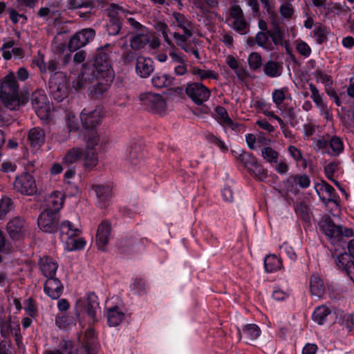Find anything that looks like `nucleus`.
<instances>
[{
    "instance_id": "nucleus-1",
    "label": "nucleus",
    "mask_w": 354,
    "mask_h": 354,
    "mask_svg": "<svg viewBox=\"0 0 354 354\" xmlns=\"http://www.w3.org/2000/svg\"><path fill=\"white\" fill-rule=\"evenodd\" d=\"M114 77V72L110 65L107 54L100 53L95 60L94 70L86 69L82 75L81 80L74 82L76 89L86 87L88 82L95 78L98 81L95 85V93L102 94L112 82Z\"/></svg>"
},
{
    "instance_id": "nucleus-2",
    "label": "nucleus",
    "mask_w": 354,
    "mask_h": 354,
    "mask_svg": "<svg viewBox=\"0 0 354 354\" xmlns=\"http://www.w3.org/2000/svg\"><path fill=\"white\" fill-rule=\"evenodd\" d=\"M19 87L12 71L0 80V100L10 110H15L26 102V100L19 97Z\"/></svg>"
},
{
    "instance_id": "nucleus-3",
    "label": "nucleus",
    "mask_w": 354,
    "mask_h": 354,
    "mask_svg": "<svg viewBox=\"0 0 354 354\" xmlns=\"http://www.w3.org/2000/svg\"><path fill=\"white\" fill-rule=\"evenodd\" d=\"M81 230L68 221H63L59 227V237L65 250L75 251L84 248L86 241L80 237Z\"/></svg>"
},
{
    "instance_id": "nucleus-4",
    "label": "nucleus",
    "mask_w": 354,
    "mask_h": 354,
    "mask_svg": "<svg viewBox=\"0 0 354 354\" xmlns=\"http://www.w3.org/2000/svg\"><path fill=\"white\" fill-rule=\"evenodd\" d=\"M84 131V141L86 144L85 167L92 169L98 164L96 147L100 143V138L96 129Z\"/></svg>"
},
{
    "instance_id": "nucleus-5",
    "label": "nucleus",
    "mask_w": 354,
    "mask_h": 354,
    "mask_svg": "<svg viewBox=\"0 0 354 354\" xmlns=\"http://www.w3.org/2000/svg\"><path fill=\"white\" fill-rule=\"evenodd\" d=\"M76 314L77 316L87 315L93 322L97 320V315L100 312V305L96 295L93 292L80 298L76 301Z\"/></svg>"
},
{
    "instance_id": "nucleus-6",
    "label": "nucleus",
    "mask_w": 354,
    "mask_h": 354,
    "mask_svg": "<svg viewBox=\"0 0 354 354\" xmlns=\"http://www.w3.org/2000/svg\"><path fill=\"white\" fill-rule=\"evenodd\" d=\"M141 105L148 111L156 113L163 114L167 111V102L160 94L145 93L139 95Z\"/></svg>"
},
{
    "instance_id": "nucleus-7",
    "label": "nucleus",
    "mask_w": 354,
    "mask_h": 354,
    "mask_svg": "<svg viewBox=\"0 0 354 354\" xmlns=\"http://www.w3.org/2000/svg\"><path fill=\"white\" fill-rule=\"evenodd\" d=\"M106 316L110 326H117L124 319L125 314L122 301L118 298H112L106 302Z\"/></svg>"
},
{
    "instance_id": "nucleus-8",
    "label": "nucleus",
    "mask_w": 354,
    "mask_h": 354,
    "mask_svg": "<svg viewBox=\"0 0 354 354\" xmlns=\"http://www.w3.org/2000/svg\"><path fill=\"white\" fill-rule=\"evenodd\" d=\"M31 101L32 107L38 117L43 120H47L50 118L53 111L52 104H50L43 91L33 93Z\"/></svg>"
},
{
    "instance_id": "nucleus-9",
    "label": "nucleus",
    "mask_w": 354,
    "mask_h": 354,
    "mask_svg": "<svg viewBox=\"0 0 354 354\" xmlns=\"http://www.w3.org/2000/svg\"><path fill=\"white\" fill-rule=\"evenodd\" d=\"M102 111L99 107L93 109H84L80 113V120L84 130L96 129L101 123Z\"/></svg>"
},
{
    "instance_id": "nucleus-10",
    "label": "nucleus",
    "mask_w": 354,
    "mask_h": 354,
    "mask_svg": "<svg viewBox=\"0 0 354 354\" xmlns=\"http://www.w3.org/2000/svg\"><path fill=\"white\" fill-rule=\"evenodd\" d=\"M14 188L17 192L27 196L33 195L37 192L35 180L29 174L17 176L14 182Z\"/></svg>"
},
{
    "instance_id": "nucleus-11",
    "label": "nucleus",
    "mask_w": 354,
    "mask_h": 354,
    "mask_svg": "<svg viewBox=\"0 0 354 354\" xmlns=\"http://www.w3.org/2000/svg\"><path fill=\"white\" fill-rule=\"evenodd\" d=\"M6 230L12 239L19 240L28 234V226L24 219L15 217L7 223Z\"/></svg>"
},
{
    "instance_id": "nucleus-12",
    "label": "nucleus",
    "mask_w": 354,
    "mask_h": 354,
    "mask_svg": "<svg viewBox=\"0 0 354 354\" xmlns=\"http://www.w3.org/2000/svg\"><path fill=\"white\" fill-rule=\"evenodd\" d=\"M185 91L187 95L197 104H201L206 102L210 96L209 90L200 83L188 84Z\"/></svg>"
},
{
    "instance_id": "nucleus-13",
    "label": "nucleus",
    "mask_w": 354,
    "mask_h": 354,
    "mask_svg": "<svg viewBox=\"0 0 354 354\" xmlns=\"http://www.w3.org/2000/svg\"><path fill=\"white\" fill-rule=\"evenodd\" d=\"M58 220L57 214L44 210L38 218L37 224L43 232L53 233L57 229Z\"/></svg>"
},
{
    "instance_id": "nucleus-14",
    "label": "nucleus",
    "mask_w": 354,
    "mask_h": 354,
    "mask_svg": "<svg viewBox=\"0 0 354 354\" xmlns=\"http://www.w3.org/2000/svg\"><path fill=\"white\" fill-rule=\"evenodd\" d=\"M91 191L95 194L97 205L101 209H105L112 203V190L109 185H95Z\"/></svg>"
},
{
    "instance_id": "nucleus-15",
    "label": "nucleus",
    "mask_w": 354,
    "mask_h": 354,
    "mask_svg": "<svg viewBox=\"0 0 354 354\" xmlns=\"http://www.w3.org/2000/svg\"><path fill=\"white\" fill-rule=\"evenodd\" d=\"M227 22L234 30L240 34L246 32L247 24L244 19L243 11L239 6L234 5L232 7Z\"/></svg>"
},
{
    "instance_id": "nucleus-16",
    "label": "nucleus",
    "mask_w": 354,
    "mask_h": 354,
    "mask_svg": "<svg viewBox=\"0 0 354 354\" xmlns=\"http://www.w3.org/2000/svg\"><path fill=\"white\" fill-rule=\"evenodd\" d=\"M309 89L311 92V98L319 109L320 114L327 120H331L333 113L330 107L323 99V95L319 93L318 88L313 83L309 84Z\"/></svg>"
},
{
    "instance_id": "nucleus-17",
    "label": "nucleus",
    "mask_w": 354,
    "mask_h": 354,
    "mask_svg": "<svg viewBox=\"0 0 354 354\" xmlns=\"http://www.w3.org/2000/svg\"><path fill=\"white\" fill-rule=\"evenodd\" d=\"M95 32L91 28L84 29L77 32L69 41L68 47L71 50H76L94 38Z\"/></svg>"
},
{
    "instance_id": "nucleus-18",
    "label": "nucleus",
    "mask_w": 354,
    "mask_h": 354,
    "mask_svg": "<svg viewBox=\"0 0 354 354\" xmlns=\"http://www.w3.org/2000/svg\"><path fill=\"white\" fill-rule=\"evenodd\" d=\"M216 118L218 122L223 127L225 131L230 129L234 132H239L242 130V127L233 122L229 117V115L225 108L217 106L215 108Z\"/></svg>"
},
{
    "instance_id": "nucleus-19",
    "label": "nucleus",
    "mask_w": 354,
    "mask_h": 354,
    "mask_svg": "<svg viewBox=\"0 0 354 354\" xmlns=\"http://www.w3.org/2000/svg\"><path fill=\"white\" fill-rule=\"evenodd\" d=\"M111 237V227L110 224L102 222L99 225L95 236V244L97 248L102 251L105 250Z\"/></svg>"
},
{
    "instance_id": "nucleus-20",
    "label": "nucleus",
    "mask_w": 354,
    "mask_h": 354,
    "mask_svg": "<svg viewBox=\"0 0 354 354\" xmlns=\"http://www.w3.org/2000/svg\"><path fill=\"white\" fill-rule=\"evenodd\" d=\"M64 198L65 196L62 192H53L46 200V207L44 210L58 214L64 205Z\"/></svg>"
},
{
    "instance_id": "nucleus-21",
    "label": "nucleus",
    "mask_w": 354,
    "mask_h": 354,
    "mask_svg": "<svg viewBox=\"0 0 354 354\" xmlns=\"http://www.w3.org/2000/svg\"><path fill=\"white\" fill-rule=\"evenodd\" d=\"M315 189L323 202L335 201L336 198L335 190L325 181L316 183Z\"/></svg>"
},
{
    "instance_id": "nucleus-22",
    "label": "nucleus",
    "mask_w": 354,
    "mask_h": 354,
    "mask_svg": "<svg viewBox=\"0 0 354 354\" xmlns=\"http://www.w3.org/2000/svg\"><path fill=\"white\" fill-rule=\"evenodd\" d=\"M86 150L81 147H73L68 149L62 158V162L65 165L75 163L80 160L83 161L85 167Z\"/></svg>"
},
{
    "instance_id": "nucleus-23",
    "label": "nucleus",
    "mask_w": 354,
    "mask_h": 354,
    "mask_svg": "<svg viewBox=\"0 0 354 354\" xmlns=\"http://www.w3.org/2000/svg\"><path fill=\"white\" fill-rule=\"evenodd\" d=\"M153 71V61L150 58L138 57L137 58L136 71L140 77H148Z\"/></svg>"
},
{
    "instance_id": "nucleus-24",
    "label": "nucleus",
    "mask_w": 354,
    "mask_h": 354,
    "mask_svg": "<svg viewBox=\"0 0 354 354\" xmlns=\"http://www.w3.org/2000/svg\"><path fill=\"white\" fill-rule=\"evenodd\" d=\"M62 288L60 281L55 277L48 278L44 284L45 292L53 299L59 297L62 292Z\"/></svg>"
},
{
    "instance_id": "nucleus-25",
    "label": "nucleus",
    "mask_w": 354,
    "mask_h": 354,
    "mask_svg": "<svg viewBox=\"0 0 354 354\" xmlns=\"http://www.w3.org/2000/svg\"><path fill=\"white\" fill-rule=\"evenodd\" d=\"M240 339H243L245 343L257 339L261 335L259 327L254 324H246L241 330L238 331Z\"/></svg>"
},
{
    "instance_id": "nucleus-26",
    "label": "nucleus",
    "mask_w": 354,
    "mask_h": 354,
    "mask_svg": "<svg viewBox=\"0 0 354 354\" xmlns=\"http://www.w3.org/2000/svg\"><path fill=\"white\" fill-rule=\"evenodd\" d=\"M57 268L58 263L53 259L48 257L41 259L40 270L46 277H55Z\"/></svg>"
},
{
    "instance_id": "nucleus-27",
    "label": "nucleus",
    "mask_w": 354,
    "mask_h": 354,
    "mask_svg": "<svg viewBox=\"0 0 354 354\" xmlns=\"http://www.w3.org/2000/svg\"><path fill=\"white\" fill-rule=\"evenodd\" d=\"M272 99L276 106L280 109L286 101L292 100V95L289 88L284 86L274 89L272 93Z\"/></svg>"
},
{
    "instance_id": "nucleus-28",
    "label": "nucleus",
    "mask_w": 354,
    "mask_h": 354,
    "mask_svg": "<svg viewBox=\"0 0 354 354\" xmlns=\"http://www.w3.org/2000/svg\"><path fill=\"white\" fill-rule=\"evenodd\" d=\"M322 232L330 239H335L340 236V229L333 221L326 218L320 223Z\"/></svg>"
},
{
    "instance_id": "nucleus-29",
    "label": "nucleus",
    "mask_w": 354,
    "mask_h": 354,
    "mask_svg": "<svg viewBox=\"0 0 354 354\" xmlns=\"http://www.w3.org/2000/svg\"><path fill=\"white\" fill-rule=\"evenodd\" d=\"M28 140L34 149H39L44 143L45 134L42 129L35 127L28 132Z\"/></svg>"
},
{
    "instance_id": "nucleus-30",
    "label": "nucleus",
    "mask_w": 354,
    "mask_h": 354,
    "mask_svg": "<svg viewBox=\"0 0 354 354\" xmlns=\"http://www.w3.org/2000/svg\"><path fill=\"white\" fill-rule=\"evenodd\" d=\"M50 88L53 98L58 102L62 101L67 96V88L65 84L63 82L57 86L55 77L50 79Z\"/></svg>"
},
{
    "instance_id": "nucleus-31",
    "label": "nucleus",
    "mask_w": 354,
    "mask_h": 354,
    "mask_svg": "<svg viewBox=\"0 0 354 354\" xmlns=\"http://www.w3.org/2000/svg\"><path fill=\"white\" fill-rule=\"evenodd\" d=\"M310 291L313 296L320 298L324 292V286L321 278L313 274L310 280Z\"/></svg>"
},
{
    "instance_id": "nucleus-32",
    "label": "nucleus",
    "mask_w": 354,
    "mask_h": 354,
    "mask_svg": "<svg viewBox=\"0 0 354 354\" xmlns=\"http://www.w3.org/2000/svg\"><path fill=\"white\" fill-rule=\"evenodd\" d=\"M174 17L177 24V26L183 30V32L187 37H192V28L190 21L185 16L179 12L174 14Z\"/></svg>"
},
{
    "instance_id": "nucleus-33",
    "label": "nucleus",
    "mask_w": 354,
    "mask_h": 354,
    "mask_svg": "<svg viewBox=\"0 0 354 354\" xmlns=\"http://www.w3.org/2000/svg\"><path fill=\"white\" fill-rule=\"evenodd\" d=\"M281 261L276 255H268L264 259V267L268 272H274L281 267Z\"/></svg>"
},
{
    "instance_id": "nucleus-34",
    "label": "nucleus",
    "mask_w": 354,
    "mask_h": 354,
    "mask_svg": "<svg viewBox=\"0 0 354 354\" xmlns=\"http://www.w3.org/2000/svg\"><path fill=\"white\" fill-rule=\"evenodd\" d=\"M256 41L259 46L270 51L274 50V43L266 32H259L256 35Z\"/></svg>"
},
{
    "instance_id": "nucleus-35",
    "label": "nucleus",
    "mask_w": 354,
    "mask_h": 354,
    "mask_svg": "<svg viewBox=\"0 0 354 354\" xmlns=\"http://www.w3.org/2000/svg\"><path fill=\"white\" fill-rule=\"evenodd\" d=\"M173 78L165 73H156L151 78L152 84L157 88H163L172 84Z\"/></svg>"
},
{
    "instance_id": "nucleus-36",
    "label": "nucleus",
    "mask_w": 354,
    "mask_h": 354,
    "mask_svg": "<svg viewBox=\"0 0 354 354\" xmlns=\"http://www.w3.org/2000/svg\"><path fill=\"white\" fill-rule=\"evenodd\" d=\"M329 308L326 306L317 307L313 313V319L318 324H323L327 316L330 314Z\"/></svg>"
},
{
    "instance_id": "nucleus-37",
    "label": "nucleus",
    "mask_w": 354,
    "mask_h": 354,
    "mask_svg": "<svg viewBox=\"0 0 354 354\" xmlns=\"http://www.w3.org/2000/svg\"><path fill=\"white\" fill-rule=\"evenodd\" d=\"M240 151L239 158L250 172H252L254 169H255V167L260 166L257 160L254 157L251 156L246 153H243L242 151Z\"/></svg>"
},
{
    "instance_id": "nucleus-38",
    "label": "nucleus",
    "mask_w": 354,
    "mask_h": 354,
    "mask_svg": "<svg viewBox=\"0 0 354 354\" xmlns=\"http://www.w3.org/2000/svg\"><path fill=\"white\" fill-rule=\"evenodd\" d=\"M150 36L148 34L142 33L136 35L131 40V47L135 50L142 48L148 42H149Z\"/></svg>"
},
{
    "instance_id": "nucleus-39",
    "label": "nucleus",
    "mask_w": 354,
    "mask_h": 354,
    "mask_svg": "<svg viewBox=\"0 0 354 354\" xmlns=\"http://www.w3.org/2000/svg\"><path fill=\"white\" fill-rule=\"evenodd\" d=\"M264 73L269 77H279L281 73V66L273 61H268L264 67Z\"/></svg>"
},
{
    "instance_id": "nucleus-40",
    "label": "nucleus",
    "mask_w": 354,
    "mask_h": 354,
    "mask_svg": "<svg viewBox=\"0 0 354 354\" xmlns=\"http://www.w3.org/2000/svg\"><path fill=\"white\" fill-rule=\"evenodd\" d=\"M192 73L196 75L201 80H203L207 78L217 80L218 77V73L213 71L204 70L198 67H194L192 68Z\"/></svg>"
},
{
    "instance_id": "nucleus-41",
    "label": "nucleus",
    "mask_w": 354,
    "mask_h": 354,
    "mask_svg": "<svg viewBox=\"0 0 354 354\" xmlns=\"http://www.w3.org/2000/svg\"><path fill=\"white\" fill-rule=\"evenodd\" d=\"M270 37L274 43V50L279 45L284 46L287 50L288 49V44L284 40V33L281 30L275 29Z\"/></svg>"
},
{
    "instance_id": "nucleus-42",
    "label": "nucleus",
    "mask_w": 354,
    "mask_h": 354,
    "mask_svg": "<svg viewBox=\"0 0 354 354\" xmlns=\"http://www.w3.org/2000/svg\"><path fill=\"white\" fill-rule=\"evenodd\" d=\"M352 255L348 253H343L339 254L336 259V264L339 268H342L345 271L350 267L354 262L352 260Z\"/></svg>"
},
{
    "instance_id": "nucleus-43",
    "label": "nucleus",
    "mask_w": 354,
    "mask_h": 354,
    "mask_svg": "<svg viewBox=\"0 0 354 354\" xmlns=\"http://www.w3.org/2000/svg\"><path fill=\"white\" fill-rule=\"evenodd\" d=\"M55 324L60 329H67L73 324V318L68 315H57Z\"/></svg>"
},
{
    "instance_id": "nucleus-44",
    "label": "nucleus",
    "mask_w": 354,
    "mask_h": 354,
    "mask_svg": "<svg viewBox=\"0 0 354 354\" xmlns=\"http://www.w3.org/2000/svg\"><path fill=\"white\" fill-rule=\"evenodd\" d=\"M207 140L216 146L218 148L220 149V150L224 153L227 152L228 151V147L225 145V142L220 139L219 138L216 137L212 133H208L206 136Z\"/></svg>"
},
{
    "instance_id": "nucleus-45",
    "label": "nucleus",
    "mask_w": 354,
    "mask_h": 354,
    "mask_svg": "<svg viewBox=\"0 0 354 354\" xmlns=\"http://www.w3.org/2000/svg\"><path fill=\"white\" fill-rule=\"evenodd\" d=\"M12 200L8 197L0 199V219L3 218L12 209Z\"/></svg>"
},
{
    "instance_id": "nucleus-46",
    "label": "nucleus",
    "mask_w": 354,
    "mask_h": 354,
    "mask_svg": "<svg viewBox=\"0 0 354 354\" xmlns=\"http://www.w3.org/2000/svg\"><path fill=\"white\" fill-rule=\"evenodd\" d=\"M261 155L269 162H276L278 158V153L270 147H264L261 150Z\"/></svg>"
},
{
    "instance_id": "nucleus-47",
    "label": "nucleus",
    "mask_w": 354,
    "mask_h": 354,
    "mask_svg": "<svg viewBox=\"0 0 354 354\" xmlns=\"http://www.w3.org/2000/svg\"><path fill=\"white\" fill-rule=\"evenodd\" d=\"M248 62L250 68L254 70L259 68L262 64L261 57L257 53H252L248 57Z\"/></svg>"
},
{
    "instance_id": "nucleus-48",
    "label": "nucleus",
    "mask_w": 354,
    "mask_h": 354,
    "mask_svg": "<svg viewBox=\"0 0 354 354\" xmlns=\"http://www.w3.org/2000/svg\"><path fill=\"white\" fill-rule=\"evenodd\" d=\"M330 147L334 154H339L343 151V142L339 138L334 136L330 140Z\"/></svg>"
},
{
    "instance_id": "nucleus-49",
    "label": "nucleus",
    "mask_w": 354,
    "mask_h": 354,
    "mask_svg": "<svg viewBox=\"0 0 354 354\" xmlns=\"http://www.w3.org/2000/svg\"><path fill=\"white\" fill-rule=\"evenodd\" d=\"M313 75L316 80L324 84L325 87L331 86L333 83L331 77L322 71H315Z\"/></svg>"
},
{
    "instance_id": "nucleus-50",
    "label": "nucleus",
    "mask_w": 354,
    "mask_h": 354,
    "mask_svg": "<svg viewBox=\"0 0 354 354\" xmlns=\"http://www.w3.org/2000/svg\"><path fill=\"white\" fill-rule=\"evenodd\" d=\"M173 36L178 46H180L185 51L189 52V47L187 45V39L190 37H187L185 33L183 35H180L177 32H174Z\"/></svg>"
},
{
    "instance_id": "nucleus-51",
    "label": "nucleus",
    "mask_w": 354,
    "mask_h": 354,
    "mask_svg": "<svg viewBox=\"0 0 354 354\" xmlns=\"http://www.w3.org/2000/svg\"><path fill=\"white\" fill-rule=\"evenodd\" d=\"M336 169L337 165L334 162H330L325 167L324 171L326 176L328 178V179L332 180L338 187H340L339 183L333 179V173L335 172ZM339 189L342 190L341 188ZM342 191L344 190L342 189Z\"/></svg>"
},
{
    "instance_id": "nucleus-52",
    "label": "nucleus",
    "mask_w": 354,
    "mask_h": 354,
    "mask_svg": "<svg viewBox=\"0 0 354 354\" xmlns=\"http://www.w3.org/2000/svg\"><path fill=\"white\" fill-rule=\"evenodd\" d=\"M14 41L9 40L3 44L1 47V51L2 56L5 59H10L12 58V53L10 52V49H12L14 47Z\"/></svg>"
},
{
    "instance_id": "nucleus-53",
    "label": "nucleus",
    "mask_w": 354,
    "mask_h": 354,
    "mask_svg": "<svg viewBox=\"0 0 354 354\" xmlns=\"http://www.w3.org/2000/svg\"><path fill=\"white\" fill-rule=\"evenodd\" d=\"M89 6V2L86 0H68L67 7L69 9H77L86 8Z\"/></svg>"
},
{
    "instance_id": "nucleus-54",
    "label": "nucleus",
    "mask_w": 354,
    "mask_h": 354,
    "mask_svg": "<svg viewBox=\"0 0 354 354\" xmlns=\"http://www.w3.org/2000/svg\"><path fill=\"white\" fill-rule=\"evenodd\" d=\"M290 292L288 290H284L281 288L276 287L272 292V297L277 301H282L288 298Z\"/></svg>"
},
{
    "instance_id": "nucleus-55",
    "label": "nucleus",
    "mask_w": 354,
    "mask_h": 354,
    "mask_svg": "<svg viewBox=\"0 0 354 354\" xmlns=\"http://www.w3.org/2000/svg\"><path fill=\"white\" fill-rule=\"evenodd\" d=\"M156 30L157 31L161 32L165 42H167L169 45L172 44L168 35L169 28L165 24L158 23L156 25Z\"/></svg>"
},
{
    "instance_id": "nucleus-56",
    "label": "nucleus",
    "mask_w": 354,
    "mask_h": 354,
    "mask_svg": "<svg viewBox=\"0 0 354 354\" xmlns=\"http://www.w3.org/2000/svg\"><path fill=\"white\" fill-rule=\"evenodd\" d=\"M297 51L304 57H308L311 53V49L309 46L304 42L299 41L297 45Z\"/></svg>"
},
{
    "instance_id": "nucleus-57",
    "label": "nucleus",
    "mask_w": 354,
    "mask_h": 354,
    "mask_svg": "<svg viewBox=\"0 0 354 354\" xmlns=\"http://www.w3.org/2000/svg\"><path fill=\"white\" fill-rule=\"evenodd\" d=\"M295 180L301 188H307L310 184V180L309 177L305 174L296 176L295 178Z\"/></svg>"
},
{
    "instance_id": "nucleus-58",
    "label": "nucleus",
    "mask_w": 354,
    "mask_h": 354,
    "mask_svg": "<svg viewBox=\"0 0 354 354\" xmlns=\"http://www.w3.org/2000/svg\"><path fill=\"white\" fill-rule=\"evenodd\" d=\"M280 12L284 17L288 18L291 17L293 12V8L291 4L284 3L280 8Z\"/></svg>"
},
{
    "instance_id": "nucleus-59",
    "label": "nucleus",
    "mask_w": 354,
    "mask_h": 354,
    "mask_svg": "<svg viewBox=\"0 0 354 354\" xmlns=\"http://www.w3.org/2000/svg\"><path fill=\"white\" fill-rule=\"evenodd\" d=\"M252 173L260 180H263L267 177V171L261 165L255 167Z\"/></svg>"
},
{
    "instance_id": "nucleus-60",
    "label": "nucleus",
    "mask_w": 354,
    "mask_h": 354,
    "mask_svg": "<svg viewBox=\"0 0 354 354\" xmlns=\"http://www.w3.org/2000/svg\"><path fill=\"white\" fill-rule=\"evenodd\" d=\"M24 308L28 315L32 317L35 314V304L31 299L26 301Z\"/></svg>"
},
{
    "instance_id": "nucleus-61",
    "label": "nucleus",
    "mask_w": 354,
    "mask_h": 354,
    "mask_svg": "<svg viewBox=\"0 0 354 354\" xmlns=\"http://www.w3.org/2000/svg\"><path fill=\"white\" fill-rule=\"evenodd\" d=\"M288 151L291 156L296 160L300 161L302 159V156L300 151L294 146H290Z\"/></svg>"
},
{
    "instance_id": "nucleus-62",
    "label": "nucleus",
    "mask_w": 354,
    "mask_h": 354,
    "mask_svg": "<svg viewBox=\"0 0 354 354\" xmlns=\"http://www.w3.org/2000/svg\"><path fill=\"white\" fill-rule=\"evenodd\" d=\"M257 124L260 128L264 129L268 132H272L274 131V127L268 121L265 120H258L257 121Z\"/></svg>"
},
{
    "instance_id": "nucleus-63",
    "label": "nucleus",
    "mask_w": 354,
    "mask_h": 354,
    "mask_svg": "<svg viewBox=\"0 0 354 354\" xmlns=\"http://www.w3.org/2000/svg\"><path fill=\"white\" fill-rule=\"evenodd\" d=\"M225 62L228 66L233 70H236L239 68V62L232 55H227Z\"/></svg>"
},
{
    "instance_id": "nucleus-64",
    "label": "nucleus",
    "mask_w": 354,
    "mask_h": 354,
    "mask_svg": "<svg viewBox=\"0 0 354 354\" xmlns=\"http://www.w3.org/2000/svg\"><path fill=\"white\" fill-rule=\"evenodd\" d=\"M317 346L314 344H307L303 348L302 354H316Z\"/></svg>"
}]
</instances>
